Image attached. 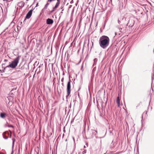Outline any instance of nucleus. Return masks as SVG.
<instances>
[{
	"label": "nucleus",
	"instance_id": "9",
	"mask_svg": "<svg viewBox=\"0 0 154 154\" xmlns=\"http://www.w3.org/2000/svg\"><path fill=\"white\" fill-rule=\"evenodd\" d=\"M116 102L117 103L118 106H120L121 105V104L120 102V100L119 99V98L118 96L117 97V98L116 99Z\"/></svg>",
	"mask_w": 154,
	"mask_h": 154
},
{
	"label": "nucleus",
	"instance_id": "4",
	"mask_svg": "<svg viewBox=\"0 0 154 154\" xmlns=\"http://www.w3.org/2000/svg\"><path fill=\"white\" fill-rule=\"evenodd\" d=\"M134 23V20L132 19H129L128 23H127V25L129 27H132Z\"/></svg>",
	"mask_w": 154,
	"mask_h": 154
},
{
	"label": "nucleus",
	"instance_id": "3",
	"mask_svg": "<svg viewBox=\"0 0 154 154\" xmlns=\"http://www.w3.org/2000/svg\"><path fill=\"white\" fill-rule=\"evenodd\" d=\"M71 81L69 79V82H68L66 88L67 91V95L66 96V98H67V97L70 95L71 91Z\"/></svg>",
	"mask_w": 154,
	"mask_h": 154
},
{
	"label": "nucleus",
	"instance_id": "7",
	"mask_svg": "<svg viewBox=\"0 0 154 154\" xmlns=\"http://www.w3.org/2000/svg\"><path fill=\"white\" fill-rule=\"evenodd\" d=\"M53 22L54 21L52 19L48 18L47 20L46 23L48 24H52Z\"/></svg>",
	"mask_w": 154,
	"mask_h": 154
},
{
	"label": "nucleus",
	"instance_id": "16",
	"mask_svg": "<svg viewBox=\"0 0 154 154\" xmlns=\"http://www.w3.org/2000/svg\"><path fill=\"white\" fill-rule=\"evenodd\" d=\"M63 81H64V78H63L62 79L61 81L62 82H63Z\"/></svg>",
	"mask_w": 154,
	"mask_h": 154
},
{
	"label": "nucleus",
	"instance_id": "11",
	"mask_svg": "<svg viewBox=\"0 0 154 154\" xmlns=\"http://www.w3.org/2000/svg\"><path fill=\"white\" fill-rule=\"evenodd\" d=\"M97 58H95L94 59V64H93V66L94 65V64H96V62H97Z\"/></svg>",
	"mask_w": 154,
	"mask_h": 154
},
{
	"label": "nucleus",
	"instance_id": "18",
	"mask_svg": "<svg viewBox=\"0 0 154 154\" xmlns=\"http://www.w3.org/2000/svg\"><path fill=\"white\" fill-rule=\"evenodd\" d=\"M4 61H8V60H6V59H5L4 60Z\"/></svg>",
	"mask_w": 154,
	"mask_h": 154
},
{
	"label": "nucleus",
	"instance_id": "19",
	"mask_svg": "<svg viewBox=\"0 0 154 154\" xmlns=\"http://www.w3.org/2000/svg\"><path fill=\"white\" fill-rule=\"evenodd\" d=\"M5 138V139H7L8 138V137H6V138H5Z\"/></svg>",
	"mask_w": 154,
	"mask_h": 154
},
{
	"label": "nucleus",
	"instance_id": "6",
	"mask_svg": "<svg viewBox=\"0 0 154 154\" xmlns=\"http://www.w3.org/2000/svg\"><path fill=\"white\" fill-rule=\"evenodd\" d=\"M118 146V145H117V143L116 142H115L112 141L111 143V147L112 148L114 149L115 148H117Z\"/></svg>",
	"mask_w": 154,
	"mask_h": 154
},
{
	"label": "nucleus",
	"instance_id": "25",
	"mask_svg": "<svg viewBox=\"0 0 154 154\" xmlns=\"http://www.w3.org/2000/svg\"><path fill=\"white\" fill-rule=\"evenodd\" d=\"M61 13H63V12H61Z\"/></svg>",
	"mask_w": 154,
	"mask_h": 154
},
{
	"label": "nucleus",
	"instance_id": "8",
	"mask_svg": "<svg viewBox=\"0 0 154 154\" xmlns=\"http://www.w3.org/2000/svg\"><path fill=\"white\" fill-rule=\"evenodd\" d=\"M50 3H49V2H48V1L46 4L45 5L43 9H42V10L46 9L47 8L48 5H49Z\"/></svg>",
	"mask_w": 154,
	"mask_h": 154
},
{
	"label": "nucleus",
	"instance_id": "26",
	"mask_svg": "<svg viewBox=\"0 0 154 154\" xmlns=\"http://www.w3.org/2000/svg\"><path fill=\"white\" fill-rule=\"evenodd\" d=\"M121 30H122V28H121Z\"/></svg>",
	"mask_w": 154,
	"mask_h": 154
},
{
	"label": "nucleus",
	"instance_id": "10",
	"mask_svg": "<svg viewBox=\"0 0 154 154\" xmlns=\"http://www.w3.org/2000/svg\"><path fill=\"white\" fill-rule=\"evenodd\" d=\"M6 114L5 113L2 112L0 114V116L2 118H4L6 116Z\"/></svg>",
	"mask_w": 154,
	"mask_h": 154
},
{
	"label": "nucleus",
	"instance_id": "2",
	"mask_svg": "<svg viewBox=\"0 0 154 154\" xmlns=\"http://www.w3.org/2000/svg\"><path fill=\"white\" fill-rule=\"evenodd\" d=\"M20 57L18 56L16 57L11 63L6 67V68L10 67L12 69H14L16 67L19 63Z\"/></svg>",
	"mask_w": 154,
	"mask_h": 154
},
{
	"label": "nucleus",
	"instance_id": "23",
	"mask_svg": "<svg viewBox=\"0 0 154 154\" xmlns=\"http://www.w3.org/2000/svg\"><path fill=\"white\" fill-rule=\"evenodd\" d=\"M40 66H39L38 67H39V68H40Z\"/></svg>",
	"mask_w": 154,
	"mask_h": 154
},
{
	"label": "nucleus",
	"instance_id": "5",
	"mask_svg": "<svg viewBox=\"0 0 154 154\" xmlns=\"http://www.w3.org/2000/svg\"><path fill=\"white\" fill-rule=\"evenodd\" d=\"M32 12V10H31L30 11H29L28 12L26 16V18L27 19H29V18L30 17H31Z\"/></svg>",
	"mask_w": 154,
	"mask_h": 154
},
{
	"label": "nucleus",
	"instance_id": "1",
	"mask_svg": "<svg viewBox=\"0 0 154 154\" xmlns=\"http://www.w3.org/2000/svg\"><path fill=\"white\" fill-rule=\"evenodd\" d=\"M109 42L110 40L108 36L103 35L100 38L99 44L101 48L105 49L109 46Z\"/></svg>",
	"mask_w": 154,
	"mask_h": 154
},
{
	"label": "nucleus",
	"instance_id": "15",
	"mask_svg": "<svg viewBox=\"0 0 154 154\" xmlns=\"http://www.w3.org/2000/svg\"><path fill=\"white\" fill-rule=\"evenodd\" d=\"M74 120V119H72V120L71 121V123H72V122H73Z\"/></svg>",
	"mask_w": 154,
	"mask_h": 154
},
{
	"label": "nucleus",
	"instance_id": "12",
	"mask_svg": "<svg viewBox=\"0 0 154 154\" xmlns=\"http://www.w3.org/2000/svg\"><path fill=\"white\" fill-rule=\"evenodd\" d=\"M12 140H13V146L14 145V142L15 141V139L14 138H13Z\"/></svg>",
	"mask_w": 154,
	"mask_h": 154
},
{
	"label": "nucleus",
	"instance_id": "20",
	"mask_svg": "<svg viewBox=\"0 0 154 154\" xmlns=\"http://www.w3.org/2000/svg\"><path fill=\"white\" fill-rule=\"evenodd\" d=\"M73 140L74 141H75V139L74 137H73Z\"/></svg>",
	"mask_w": 154,
	"mask_h": 154
},
{
	"label": "nucleus",
	"instance_id": "17",
	"mask_svg": "<svg viewBox=\"0 0 154 154\" xmlns=\"http://www.w3.org/2000/svg\"><path fill=\"white\" fill-rule=\"evenodd\" d=\"M93 131H95L96 133H97V131H96V130H93Z\"/></svg>",
	"mask_w": 154,
	"mask_h": 154
},
{
	"label": "nucleus",
	"instance_id": "24",
	"mask_svg": "<svg viewBox=\"0 0 154 154\" xmlns=\"http://www.w3.org/2000/svg\"><path fill=\"white\" fill-rule=\"evenodd\" d=\"M10 103V102H9V104Z\"/></svg>",
	"mask_w": 154,
	"mask_h": 154
},
{
	"label": "nucleus",
	"instance_id": "13",
	"mask_svg": "<svg viewBox=\"0 0 154 154\" xmlns=\"http://www.w3.org/2000/svg\"><path fill=\"white\" fill-rule=\"evenodd\" d=\"M8 127H12V128H14V127L12 125H9V126H8Z\"/></svg>",
	"mask_w": 154,
	"mask_h": 154
},
{
	"label": "nucleus",
	"instance_id": "14",
	"mask_svg": "<svg viewBox=\"0 0 154 154\" xmlns=\"http://www.w3.org/2000/svg\"><path fill=\"white\" fill-rule=\"evenodd\" d=\"M3 1H6L7 2H10L11 0H3Z\"/></svg>",
	"mask_w": 154,
	"mask_h": 154
},
{
	"label": "nucleus",
	"instance_id": "21",
	"mask_svg": "<svg viewBox=\"0 0 154 154\" xmlns=\"http://www.w3.org/2000/svg\"><path fill=\"white\" fill-rule=\"evenodd\" d=\"M40 71H39V72H38V73H40Z\"/></svg>",
	"mask_w": 154,
	"mask_h": 154
},
{
	"label": "nucleus",
	"instance_id": "22",
	"mask_svg": "<svg viewBox=\"0 0 154 154\" xmlns=\"http://www.w3.org/2000/svg\"><path fill=\"white\" fill-rule=\"evenodd\" d=\"M62 85L63 86V83H62Z\"/></svg>",
	"mask_w": 154,
	"mask_h": 154
}]
</instances>
